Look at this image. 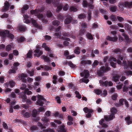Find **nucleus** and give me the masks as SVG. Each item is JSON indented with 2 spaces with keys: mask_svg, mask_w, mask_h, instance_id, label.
Segmentation results:
<instances>
[{
  "mask_svg": "<svg viewBox=\"0 0 132 132\" xmlns=\"http://www.w3.org/2000/svg\"><path fill=\"white\" fill-rule=\"evenodd\" d=\"M80 75L81 76H84L85 78H82L80 79L79 82L80 83L84 82L86 84L89 81V80L87 79L89 76L88 71L87 70H85L82 73H80Z\"/></svg>",
  "mask_w": 132,
  "mask_h": 132,
  "instance_id": "nucleus-1",
  "label": "nucleus"
},
{
  "mask_svg": "<svg viewBox=\"0 0 132 132\" xmlns=\"http://www.w3.org/2000/svg\"><path fill=\"white\" fill-rule=\"evenodd\" d=\"M44 9V8L43 7L41 10H31L30 12L32 14H34L36 16H37L39 19L42 20L43 19L44 17L42 14H39V12H42Z\"/></svg>",
  "mask_w": 132,
  "mask_h": 132,
  "instance_id": "nucleus-2",
  "label": "nucleus"
},
{
  "mask_svg": "<svg viewBox=\"0 0 132 132\" xmlns=\"http://www.w3.org/2000/svg\"><path fill=\"white\" fill-rule=\"evenodd\" d=\"M125 6L130 8L132 7V1L131 2H126L124 3H121L119 5V6L121 10H123V6Z\"/></svg>",
  "mask_w": 132,
  "mask_h": 132,
  "instance_id": "nucleus-3",
  "label": "nucleus"
},
{
  "mask_svg": "<svg viewBox=\"0 0 132 132\" xmlns=\"http://www.w3.org/2000/svg\"><path fill=\"white\" fill-rule=\"evenodd\" d=\"M110 70V68L107 66H103L101 67L100 69L98 71L97 73L98 75L101 76L102 73H105Z\"/></svg>",
  "mask_w": 132,
  "mask_h": 132,
  "instance_id": "nucleus-4",
  "label": "nucleus"
},
{
  "mask_svg": "<svg viewBox=\"0 0 132 132\" xmlns=\"http://www.w3.org/2000/svg\"><path fill=\"white\" fill-rule=\"evenodd\" d=\"M40 48L39 46H38L36 47V48L34 51V52L35 53L34 54L35 56L38 57L43 54V51H40Z\"/></svg>",
  "mask_w": 132,
  "mask_h": 132,
  "instance_id": "nucleus-5",
  "label": "nucleus"
},
{
  "mask_svg": "<svg viewBox=\"0 0 132 132\" xmlns=\"http://www.w3.org/2000/svg\"><path fill=\"white\" fill-rule=\"evenodd\" d=\"M125 28L128 31L130 35H132V29L130 25L127 23H125Z\"/></svg>",
  "mask_w": 132,
  "mask_h": 132,
  "instance_id": "nucleus-6",
  "label": "nucleus"
},
{
  "mask_svg": "<svg viewBox=\"0 0 132 132\" xmlns=\"http://www.w3.org/2000/svg\"><path fill=\"white\" fill-rule=\"evenodd\" d=\"M43 121V125L46 126H47L49 125V122L50 121V119L46 117H43L41 120Z\"/></svg>",
  "mask_w": 132,
  "mask_h": 132,
  "instance_id": "nucleus-7",
  "label": "nucleus"
},
{
  "mask_svg": "<svg viewBox=\"0 0 132 132\" xmlns=\"http://www.w3.org/2000/svg\"><path fill=\"white\" fill-rule=\"evenodd\" d=\"M118 37L116 35H114V36L113 37L109 36H108L106 37L107 40L113 42H116L118 40Z\"/></svg>",
  "mask_w": 132,
  "mask_h": 132,
  "instance_id": "nucleus-8",
  "label": "nucleus"
},
{
  "mask_svg": "<svg viewBox=\"0 0 132 132\" xmlns=\"http://www.w3.org/2000/svg\"><path fill=\"white\" fill-rule=\"evenodd\" d=\"M30 21V22H31L33 24L35 27L40 29H42V26L38 25L36 23V20L32 18L31 19Z\"/></svg>",
  "mask_w": 132,
  "mask_h": 132,
  "instance_id": "nucleus-9",
  "label": "nucleus"
},
{
  "mask_svg": "<svg viewBox=\"0 0 132 132\" xmlns=\"http://www.w3.org/2000/svg\"><path fill=\"white\" fill-rule=\"evenodd\" d=\"M115 117L114 114L111 113V114L109 116H106L104 117V119L106 121H109Z\"/></svg>",
  "mask_w": 132,
  "mask_h": 132,
  "instance_id": "nucleus-10",
  "label": "nucleus"
},
{
  "mask_svg": "<svg viewBox=\"0 0 132 132\" xmlns=\"http://www.w3.org/2000/svg\"><path fill=\"white\" fill-rule=\"evenodd\" d=\"M19 78L22 80V81L23 82L26 83V80L25 78L27 77V75L26 74L22 73L19 76Z\"/></svg>",
  "mask_w": 132,
  "mask_h": 132,
  "instance_id": "nucleus-11",
  "label": "nucleus"
},
{
  "mask_svg": "<svg viewBox=\"0 0 132 132\" xmlns=\"http://www.w3.org/2000/svg\"><path fill=\"white\" fill-rule=\"evenodd\" d=\"M9 33V31L7 30L4 31H0V35L3 38L7 37Z\"/></svg>",
  "mask_w": 132,
  "mask_h": 132,
  "instance_id": "nucleus-12",
  "label": "nucleus"
},
{
  "mask_svg": "<svg viewBox=\"0 0 132 132\" xmlns=\"http://www.w3.org/2000/svg\"><path fill=\"white\" fill-rule=\"evenodd\" d=\"M9 4L8 2L6 1L4 3V7L2 9V11L4 12H5L9 9Z\"/></svg>",
  "mask_w": 132,
  "mask_h": 132,
  "instance_id": "nucleus-13",
  "label": "nucleus"
},
{
  "mask_svg": "<svg viewBox=\"0 0 132 132\" xmlns=\"http://www.w3.org/2000/svg\"><path fill=\"white\" fill-rule=\"evenodd\" d=\"M64 53V55L67 57V59H70L75 57V56L74 55H70L68 56L69 53L68 50L65 51Z\"/></svg>",
  "mask_w": 132,
  "mask_h": 132,
  "instance_id": "nucleus-14",
  "label": "nucleus"
},
{
  "mask_svg": "<svg viewBox=\"0 0 132 132\" xmlns=\"http://www.w3.org/2000/svg\"><path fill=\"white\" fill-rule=\"evenodd\" d=\"M116 59L114 57H112L109 59V60L110 61V64L111 66L114 68H115L116 67V64L114 62H112V61H114L116 62Z\"/></svg>",
  "mask_w": 132,
  "mask_h": 132,
  "instance_id": "nucleus-15",
  "label": "nucleus"
},
{
  "mask_svg": "<svg viewBox=\"0 0 132 132\" xmlns=\"http://www.w3.org/2000/svg\"><path fill=\"white\" fill-rule=\"evenodd\" d=\"M123 91L124 92L128 91L129 89L132 91V84L129 85L127 87L124 86L123 87Z\"/></svg>",
  "mask_w": 132,
  "mask_h": 132,
  "instance_id": "nucleus-16",
  "label": "nucleus"
},
{
  "mask_svg": "<svg viewBox=\"0 0 132 132\" xmlns=\"http://www.w3.org/2000/svg\"><path fill=\"white\" fill-rule=\"evenodd\" d=\"M72 18L70 16H68L67 18L64 20V23L65 24H68L71 22Z\"/></svg>",
  "mask_w": 132,
  "mask_h": 132,
  "instance_id": "nucleus-17",
  "label": "nucleus"
},
{
  "mask_svg": "<svg viewBox=\"0 0 132 132\" xmlns=\"http://www.w3.org/2000/svg\"><path fill=\"white\" fill-rule=\"evenodd\" d=\"M83 110L86 113H92L93 112L92 109H89L87 107L84 108Z\"/></svg>",
  "mask_w": 132,
  "mask_h": 132,
  "instance_id": "nucleus-18",
  "label": "nucleus"
},
{
  "mask_svg": "<svg viewBox=\"0 0 132 132\" xmlns=\"http://www.w3.org/2000/svg\"><path fill=\"white\" fill-rule=\"evenodd\" d=\"M77 37L79 39V43L80 44H83L85 41V40L83 38L79 35H77Z\"/></svg>",
  "mask_w": 132,
  "mask_h": 132,
  "instance_id": "nucleus-19",
  "label": "nucleus"
},
{
  "mask_svg": "<svg viewBox=\"0 0 132 132\" xmlns=\"http://www.w3.org/2000/svg\"><path fill=\"white\" fill-rule=\"evenodd\" d=\"M23 17L24 18V22L27 23H28L30 22V20H28L27 19L29 18L28 15H23Z\"/></svg>",
  "mask_w": 132,
  "mask_h": 132,
  "instance_id": "nucleus-20",
  "label": "nucleus"
},
{
  "mask_svg": "<svg viewBox=\"0 0 132 132\" xmlns=\"http://www.w3.org/2000/svg\"><path fill=\"white\" fill-rule=\"evenodd\" d=\"M99 82L101 85L103 86H107L108 85V81H107L104 82L101 80H100L99 81Z\"/></svg>",
  "mask_w": 132,
  "mask_h": 132,
  "instance_id": "nucleus-21",
  "label": "nucleus"
},
{
  "mask_svg": "<svg viewBox=\"0 0 132 132\" xmlns=\"http://www.w3.org/2000/svg\"><path fill=\"white\" fill-rule=\"evenodd\" d=\"M120 76L119 75L115 76L112 78V80L115 82H116L119 81Z\"/></svg>",
  "mask_w": 132,
  "mask_h": 132,
  "instance_id": "nucleus-22",
  "label": "nucleus"
},
{
  "mask_svg": "<svg viewBox=\"0 0 132 132\" xmlns=\"http://www.w3.org/2000/svg\"><path fill=\"white\" fill-rule=\"evenodd\" d=\"M57 7L56 9V11L57 12H59L62 9V5L61 3H58L57 5Z\"/></svg>",
  "mask_w": 132,
  "mask_h": 132,
  "instance_id": "nucleus-23",
  "label": "nucleus"
},
{
  "mask_svg": "<svg viewBox=\"0 0 132 132\" xmlns=\"http://www.w3.org/2000/svg\"><path fill=\"white\" fill-rule=\"evenodd\" d=\"M29 8V6L27 5H25L23 6L21 9V12L23 13L25 10H27Z\"/></svg>",
  "mask_w": 132,
  "mask_h": 132,
  "instance_id": "nucleus-24",
  "label": "nucleus"
},
{
  "mask_svg": "<svg viewBox=\"0 0 132 132\" xmlns=\"http://www.w3.org/2000/svg\"><path fill=\"white\" fill-rule=\"evenodd\" d=\"M41 58L42 59H44L45 61L47 62H50V60L47 56H45V55H43L41 56Z\"/></svg>",
  "mask_w": 132,
  "mask_h": 132,
  "instance_id": "nucleus-25",
  "label": "nucleus"
},
{
  "mask_svg": "<svg viewBox=\"0 0 132 132\" xmlns=\"http://www.w3.org/2000/svg\"><path fill=\"white\" fill-rule=\"evenodd\" d=\"M60 21L57 20H54L52 22V24L56 26H58L60 24Z\"/></svg>",
  "mask_w": 132,
  "mask_h": 132,
  "instance_id": "nucleus-26",
  "label": "nucleus"
},
{
  "mask_svg": "<svg viewBox=\"0 0 132 132\" xmlns=\"http://www.w3.org/2000/svg\"><path fill=\"white\" fill-rule=\"evenodd\" d=\"M122 35L124 37L126 41L128 43L129 42H130L128 36L126 34L124 33H123L122 34Z\"/></svg>",
  "mask_w": 132,
  "mask_h": 132,
  "instance_id": "nucleus-27",
  "label": "nucleus"
},
{
  "mask_svg": "<svg viewBox=\"0 0 132 132\" xmlns=\"http://www.w3.org/2000/svg\"><path fill=\"white\" fill-rule=\"evenodd\" d=\"M117 16L112 15L110 17V19L113 21L115 22L117 21Z\"/></svg>",
  "mask_w": 132,
  "mask_h": 132,
  "instance_id": "nucleus-28",
  "label": "nucleus"
},
{
  "mask_svg": "<svg viewBox=\"0 0 132 132\" xmlns=\"http://www.w3.org/2000/svg\"><path fill=\"white\" fill-rule=\"evenodd\" d=\"M125 120L126 121L127 124L128 125L131 124L132 122V121H131V119H130V118L129 117H127L125 118Z\"/></svg>",
  "mask_w": 132,
  "mask_h": 132,
  "instance_id": "nucleus-29",
  "label": "nucleus"
},
{
  "mask_svg": "<svg viewBox=\"0 0 132 132\" xmlns=\"http://www.w3.org/2000/svg\"><path fill=\"white\" fill-rule=\"evenodd\" d=\"M122 65L124 67V68L125 69H127L128 67V64H127V62L125 61H123Z\"/></svg>",
  "mask_w": 132,
  "mask_h": 132,
  "instance_id": "nucleus-30",
  "label": "nucleus"
},
{
  "mask_svg": "<svg viewBox=\"0 0 132 132\" xmlns=\"http://www.w3.org/2000/svg\"><path fill=\"white\" fill-rule=\"evenodd\" d=\"M12 45H8L6 47V50L7 51H9L11 50V48H12Z\"/></svg>",
  "mask_w": 132,
  "mask_h": 132,
  "instance_id": "nucleus-31",
  "label": "nucleus"
},
{
  "mask_svg": "<svg viewBox=\"0 0 132 132\" xmlns=\"http://www.w3.org/2000/svg\"><path fill=\"white\" fill-rule=\"evenodd\" d=\"M86 36L87 38L90 40H92L93 39L92 35L89 33H87L86 35Z\"/></svg>",
  "mask_w": 132,
  "mask_h": 132,
  "instance_id": "nucleus-32",
  "label": "nucleus"
},
{
  "mask_svg": "<svg viewBox=\"0 0 132 132\" xmlns=\"http://www.w3.org/2000/svg\"><path fill=\"white\" fill-rule=\"evenodd\" d=\"M122 51V50L118 48H116L113 50V52L116 54H118L121 53Z\"/></svg>",
  "mask_w": 132,
  "mask_h": 132,
  "instance_id": "nucleus-33",
  "label": "nucleus"
},
{
  "mask_svg": "<svg viewBox=\"0 0 132 132\" xmlns=\"http://www.w3.org/2000/svg\"><path fill=\"white\" fill-rule=\"evenodd\" d=\"M27 57L29 58H32V52L31 51H29L28 52L27 54Z\"/></svg>",
  "mask_w": 132,
  "mask_h": 132,
  "instance_id": "nucleus-34",
  "label": "nucleus"
},
{
  "mask_svg": "<svg viewBox=\"0 0 132 132\" xmlns=\"http://www.w3.org/2000/svg\"><path fill=\"white\" fill-rule=\"evenodd\" d=\"M17 69V68H12V69H11L9 70V72L10 73H14L16 72V71Z\"/></svg>",
  "mask_w": 132,
  "mask_h": 132,
  "instance_id": "nucleus-35",
  "label": "nucleus"
},
{
  "mask_svg": "<svg viewBox=\"0 0 132 132\" xmlns=\"http://www.w3.org/2000/svg\"><path fill=\"white\" fill-rule=\"evenodd\" d=\"M19 29L20 31H23L26 30V28L24 26H21L19 27Z\"/></svg>",
  "mask_w": 132,
  "mask_h": 132,
  "instance_id": "nucleus-36",
  "label": "nucleus"
},
{
  "mask_svg": "<svg viewBox=\"0 0 132 132\" xmlns=\"http://www.w3.org/2000/svg\"><path fill=\"white\" fill-rule=\"evenodd\" d=\"M94 92L96 94L99 95L101 94L102 92V91L100 89H95L94 90Z\"/></svg>",
  "mask_w": 132,
  "mask_h": 132,
  "instance_id": "nucleus-37",
  "label": "nucleus"
},
{
  "mask_svg": "<svg viewBox=\"0 0 132 132\" xmlns=\"http://www.w3.org/2000/svg\"><path fill=\"white\" fill-rule=\"evenodd\" d=\"M37 111L36 110L34 109L31 113V115L33 117H35L37 114Z\"/></svg>",
  "mask_w": 132,
  "mask_h": 132,
  "instance_id": "nucleus-38",
  "label": "nucleus"
},
{
  "mask_svg": "<svg viewBox=\"0 0 132 132\" xmlns=\"http://www.w3.org/2000/svg\"><path fill=\"white\" fill-rule=\"evenodd\" d=\"M9 83L10 86L11 87H13L15 84V82L12 80H10L9 82Z\"/></svg>",
  "mask_w": 132,
  "mask_h": 132,
  "instance_id": "nucleus-39",
  "label": "nucleus"
},
{
  "mask_svg": "<svg viewBox=\"0 0 132 132\" xmlns=\"http://www.w3.org/2000/svg\"><path fill=\"white\" fill-rule=\"evenodd\" d=\"M43 104V102L39 99H38L36 102V104L40 106H42Z\"/></svg>",
  "mask_w": 132,
  "mask_h": 132,
  "instance_id": "nucleus-40",
  "label": "nucleus"
},
{
  "mask_svg": "<svg viewBox=\"0 0 132 132\" xmlns=\"http://www.w3.org/2000/svg\"><path fill=\"white\" fill-rule=\"evenodd\" d=\"M126 73V75L128 76H129L132 75V71H125L123 72V73Z\"/></svg>",
  "mask_w": 132,
  "mask_h": 132,
  "instance_id": "nucleus-41",
  "label": "nucleus"
},
{
  "mask_svg": "<svg viewBox=\"0 0 132 132\" xmlns=\"http://www.w3.org/2000/svg\"><path fill=\"white\" fill-rule=\"evenodd\" d=\"M110 111L111 113L113 114L114 115L117 112V110L114 107H112Z\"/></svg>",
  "mask_w": 132,
  "mask_h": 132,
  "instance_id": "nucleus-42",
  "label": "nucleus"
},
{
  "mask_svg": "<svg viewBox=\"0 0 132 132\" xmlns=\"http://www.w3.org/2000/svg\"><path fill=\"white\" fill-rule=\"evenodd\" d=\"M30 129L31 131H32L34 130H37L38 129V128L36 126H32L31 127Z\"/></svg>",
  "mask_w": 132,
  "mask_h": 132,
  "instance_id": "nucleus-43",
  "label": "nucleus"
},
{
  "mask_svg": "<svg viewBox=\"0 0 132 132\" xmlns=\"http://www.w3.org/2000/svg\"><path fill=\"white\" fill-rule=\"evenodd\" d=\"M74 52L75 53L77 54H78L80 53V50L78 47H77L74 50Z\"/></svg>",
  "mask_w": 132,
  "mask_h": 132,
  "instance_id": "nucleus-44",
  "label": "nucleus"
},
{
  "mask_svg": "<svg viewBox=\"0 0 132 132\" xmlns=\"http://www.w3.org/2000/svg\"><path fill=\"white\" fill-rule=\"evenodd\" d=\"M70 10L71 11L75 12L77 11L78 10L74 6H72L70 8Z\"/></svg>",
  "mask_w": 132,
  "mask_h": 132,
  "instance_id": "nucleus-45",
  "label": "nucleus"
},
{
  "mask_svg": "<svg viewBox=\"0 0 132 132\" xmlns=\"http://www.w3.org/2000/svg\"><path fill=\"white\" fill-rule=\"evenodd\" d=\"M30 115V113L28 112H26L23 114L24 117L27 118L29 117Z\"/></svg>",
  "mask_w": 132,
  "mask_h": 132,
  "instance_id": "nucleus-46",
  "label": "nucleus"
},
{
  "mask_svg": "<svg viewBox=\"0 0 132 132\" xmlns=\"http://www.w3.org/2000/svg\"><path fill=\"white\" fill-rule=\"evenodd\" d=\"M68 65L71 67L73 68L75 67L76 65L73 64L71 62L69 61L67 63Z\"/></svg>",
  "mask_w": 132,
  "mask_h": 132,
  "instance_id": "nucleus-47",
  "label": "nucleus"
},
{
  "mask_svg": "<svg viewBox=\"0 0 132 132\" xmlns=\"http://www.w3.org/2000/svg\"><path fill=\"white\" fill-rule=\"evenodd\" d=\"M24 93L25 94H27L28 95H29L32 94V92L30 91H29L27 89H26Z\"/></svg>",
  "mask_w": 132,
  "mask_h": 132,
  "instance_id": "nucleus-48",
  "label": "nucleus"
},
{
  "mask_svg": "<svg viewBox=\"0 0 132 132\" xmlns=\"http://www.w3.org/2000/svg\"><path fill=\"white\" fill-rule=\"evenodd\" d=\"M8 55V53L6 52H2L1 53V56L3 57H6Z\"/></svg>",
  "mask_w": 132,
  "mask_h": 132,
  "instance_id": "nucleus-49",
  "label": "nucleus"
},
{
  "mask_svg": "<svg viewBox=\"0 0 132 132\" xmlns=\"http://www.w3.org/2000/svg\"><path fill=\"white\" fill-rule=\"evenodd\" d=\"M51 114V113L50 111H47L45 113V115L47 117L50 116Z\"/></svg>",
  "mask_w": 132,
  "mask_h": 132,
  "instance_id": "nucleus-50",
  "label": "nucleus"
},
{
  "mask_svg": "<svg viewBox=\"0 0 132 132\" xmlns=\"http://www.w3.org/2000/svg\"><path fill=\"white\" fill-rule=\"evenodd\" d=\"M38 98L40 100H42L44 101L45 100V98L43 97V96L42 95H38L37 96Z\"/></svg>",
  "mask_w": 132,
  "mask_h": 132,
  "instance_id": "nucleus-51",
  "label": "nucleus"
},
{
  "mask_svg": "<svg viewBox=\"0 0 132 132\" xmlns=\"http://www.w3.org/2000/svg\"><path fill=\"white\" fill-rule=\"evenodd\" d=\"M26 86L24 84H23L21 85L20 89L22 90H24L26 88Z\"/></svg>",
  "mask_w": 132,
  "mask_h": 132,
  "instance_id": "nucleus-52",
  "label": "nucleus"
},
{
  "mask_svg": "<svg viewBox=\"0 0 132 132\" xmlns=\"http://www.w3.org/2000/svg\"><path fill=\"white\" fill-rule=\"evenodd\" d=\"M64 126L63 125H62L60 127V130L61 132H65V130L64 129Z\"/></svg>",
  "mask_w": 132,
  "mask_h": 132,
  "instance_id": "nucleus-53",
  "label": "nucleus"
},
{
  "mask_svg": "<svg viewBox=\"0 0 132 132\" xmlns=\"http://www.w3.org/2000/svg\"><path fill=\"white\" fill-rule=\"evenodd\" d=\"M55 99L56 100L57 102L59 104L61 103V101L60 98L58 96H57L55 97Z\"/></svg>",
  "mask_w": 132,
  "mask_h": 132,
  "instance_id": "nucleus-54",
  "label": "nucleus"
},
{
  "mask_svg": "<svg viewBox=\"0 0 132 132\" xmlns=\"http://www.w3.org/2000/svg\"><path fill=\"white\" fill-rule=\"evenodd\" d=\"M42 129H44L45 128V127L43 126V124L40 122H38L37 124Z\"/></svg>",
  "mask_w": 132,
  "mask_h": 132,
  "instance_id": "nucleus-55",
  "label": "nucleus"
},
{
  "mask_svg": "<svg viewBox=\"0 0 132 132\" xmlns=\"http://www.w3.org/2000/svg\"><path fill=\"white\" fill-rule=\"evenodd\" d=\"M75 94L76 95V97L79 99H80L81 98V95L79 94V93L78 92L76 91L75 92Z\"/></svg>",
  "mask_w": 132,
  "mask_h": 132,
  "instance_id": "nucleus-56",
  "label": "nucleus"
},
{
  "mask_svg": "<svg viewBox=\"0 0 132 132\" xmlns=\"http://www.w3.org/2000/svg\"><path fill=\"white\" fill-rule=\"evenodd\" d=\"M61 35V33H55L54 34V36L56 37H59Z\"/></svg>",
  "mask_w": 132,
  "mask_h": 132,
  "instance_id": "nucleus-57",
  "label": "nucleus"
},
{
  "mask_svg": "<svg viewBox=\"0 0 132 132\" xmlns=\"http://www.w3.org/2000/svg\"><path fill=\"white\" fill-rule=\"evenodd\" d=\"M78 18L80 19H84L86 18V15L84 14H81L78 16Z\"/></svg>",
  "mask_w": 132,
  "mask_h": 132,
  "instance_id": "nucleus-58",
  "label": "nucleus"
},
{
  "mask_svg": "<svg viewBox=\"0 0 132 132\" xmlns=\"http://www.w3.org/2000/svg\"><path fill=\"white\" fill-rule=\"evenodd\" d=\"M107 94V92L105 90H104L103 91V93L101 94L102 96H106Z\"/></svg>",
  "mask_w": 132,
  "mask_h": 132,
  "instance_id": "nucleus-59",
  "label": "nucleus"
},
{
  "mask_svg": "<svg viewBox=\"0 0 132 132\" xmlns=\"http://www.w3.org/2000/svg\"><path fill=\"white\" fill-rule=\"evenodd\" d=\"M98 63L99 62L98 61L95 60L94 62V63L92 65L93 67H95L98 64Z\"/></svg>",
  "mask_w": 132,
  "mask_h": 132,
  "instance_id": "nucleus-60",
  "label": "nucleus"
},
{
  "mask_svg": "<svg viewBox=\"0 0 132 132\" xmlns=\"http://www.w3.org/2000/svg\"><path fill=\"white\" fill-rule=\"evenodd\" d=\"M34 71L33 70L31 71H28V73L30 75V76H32L34 75Z\"/></svg>",
  "mask_w": 132,
  "mask_h": 132,
  "instance_id": "nucleus-61",
  "label": "nucleus"
},
{
  "mask_svg": "<svg viewBox=\"0 0 132 132\" xmlns=\"http://www.w3.org/2000/svg\"><path fill=\"white\" fill-rule=\"evenodd\" d=\"M116 9L117 8L116 6H113L111 8L110 10L111 11L114 12L116 11Z\"/></svg>",
  "mask_w": 132,
  "mask_h": 132,
  "instance_id": "nucleus-62",
  "label": "nucleus"
},
{
  "mask_svg": "<svg viewBox=\"0 0 132 132\" xmlns=\"http://www.w3.org/2000/svg\"><path fill=\"white\" fill-rule=\"evenodd\" d=\"M52 15V14L51 12L50 11H48L47 12L46 14V16L47 17H50Z\"/></svg>",
  "mask_w": 132,
  "mask_h": 132,
  "instance_id": "nucleus-63",
  "label": "nucleus"
},
{
  "mask_svg": "<svg viewBox=\"0 0 132 132\" xmlns=\"http://www.w3.org/2000/svg\"><path fill=\"white\" fill-rule=\"evenodd\" d=\"M91 11L89 10L88 12V20H90L91 19Z\"/></svg>",
  "mask_w": 132,
  "mask_h": 132,
  "instance_id": "nucleus-64",
  "label": "nucleus"
}]
</instances>
